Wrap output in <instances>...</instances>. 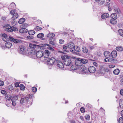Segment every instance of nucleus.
Instances as JSON below:
<instances>
[{
    "label": "nucleus",
    "instance_id": "11",
    "mask_svg": "<svg viewBox=\"0 0 123 123\" xmlns=\"http://www.w3.org/2000/svg\"><path fill=\"white\" fill-rule=\"evenodd\" d=\"M26 50L25 47L23 45H21L19 47V52L21 54H25Z\"/></svg>",
    "mask_w": 123,
    "mask_h": 123
},
{
    "label": "nucleus",
    "instance_id": "7",
    "mask_svg": "<svg viewBox=\"0 0 123 123\" xmlns=\"http://www.w3.org/2000/svg\"><path fill=\"white\" fill-rule=\"evenodd\" d=\"M44 60H46V62H47L48 64L50 65H52L55 61V59L54 57H49L46 59H44Z\"/></svg>",
    "mask_w": 123,
    "mask_h": 123
},
{
    "label": "nucleus",
    "instance_id": "40",
    "mask_svg": "<svg viewBox=\"0 0 123 123\" xmlns=\"http://www.w3.org/2000/svg\"><path fill=\"white\" fill-rule=\"evenodd\" d=\"M28 32L29 34L31 35H33L35 33V32L33 30L28 31Z\"/></svg>",
    "mask_w": 123,
    "mask_h": 123
},
{
    "label": "nucleus",
    "instance_id": "30",
    "mask_svg": "<svg viewBox=\"0 0 123 123\" xmlns=\"http://www.w3.org/2000/svg\"><path fill=\"white\" fill-rule=\"evenodd\" d=\"M44 36V35L43 34V33H39L37 35V37L38 38H39L40 39H41Z\"/></svg>",
    "mask_w": 123,
    "mask_h": 123
},
{
    "label": "nucleus",
    "instance_id": "5",
    "mask_svg": "<svg viewBox=\"0 0 123 123\" xmlns=\"http://www.w3.org/2000/svg\"><path fill=\"white\" fill-rule=\"evenodd\" d=\"M79 70H80L82 73L84 74H88V69L84 65L81 66L78 68Z\"/></svg>",
    "mask_w": 123,
    "mask_h": 123
},
{
    "label": "nucleus",
    "instance_id": "46",
    "mask_svg": "<svg viewBox=\"0 0 123 123\" xmlns=\"http://www.w3.org/2000/svg\"><path fill=\"white\" fill-rule=\"evenodd\" d=\"M7 35L6 33H4L3 34H2V36L3 37L2 38V40H5V39L6 38V37L7 36Z\"/></svg>",
    "mask_w": 123,
    "mask_h": 123
},
{
    "label": "nucleus",
    "instance_id": "13",
    "mask_svg": "<svg viewBox=\"0 0 123 123\" xmlns=\"http://www.w3.org/2000/svg\"><path fill=\"white\" fill-rule=\"evenodd\" d=\"M88 69V71L90 73H94L96 71L95 68L93 66H90Z\"/></svg>",
    "mask_w": 123,
    "mask_h": 123
},
{
    "label": "nucleus",
    "instance_id": "32",
    "mask_svg": "<svg viewBox=\"0 0 123 123\" xmlns=\"http://www.w3.org/2000/svg\"><path fill=\"white\" fill-rule=\"evenodd\" d=\"M13 42L15 43H21L22 42L21 40L20 39H14L13 40Z\"/></svg>",
    "mask_w": 123,
    "mask_h": 123
},
{
    "label": "nucleus",
    "instance_id": "48",
    "mask_svg": "<svg viewBox=\"0 0 123 123\" xmlns=\"http://www.w3.org/2000/svg\"><path fill=\"white\" fill-rule=\"evenodd\" d=\"M105 2V0H100L99 1L98 4L101 5H103Z\"/></svg>",
    "mask_w": 123,
    "mask_h": 123
},
{
    "label": "nucleus",
    "instance_id": "12",
    "mask_svg": "<svg viewBox=\"0 0 123 123\" xmlns=\"http://www.w3.org/2000/svg\"><path fill=\"white\" fill-rule=\"evenodd\" d=\"M50 52L49 50L46 49L44 52H43V57L44 58V59H46L49 57V56L50 55Z\"/></svg>",
    "mask_w": 123,
    "mask_h": 123
},
{
    "label": "nucleus",
    "instance_id": "47",
    "mask_svg": "<svg viewBox=\"0 0 123 123\" xmlns=\"http://www.w3.org/2000/svg\"><path fill=\"white\" fill-rule=\"evenodd\" d=\"M99 69L100 72H101L100 73V74L102 75L103 74V73L104 72V68H102L100 67L99 68Z\"/></svg>",
    "mask_w": 123,
    "mask_h": 123
},
{
    "label": "nucleus",
    "instance_id": "33",
    "mask_svg": "<svg viewBox=\"0 0 123 123\" xmlns=\"http://www.w3.org/2000/svg\"><path fill=\"white\" fill-rule=\"evenodd\" d=\"M92 106L91 105L89 104H87L86 105L85 108L89 111L91 108H92Z\"/></svg>",
    "mask_w": 123,
    "mask_h": 123
},
{
    "label": "nucleus",
    "instance_id": "36",
    "mask_svg": "<svg viewBox=\"0 0 123 123\" xmlns=\"http://www.w3.org/2000/svg\"><path fill=\"white\" fill-rule=\"evenodd\" d=\"M71 69L72 70H76L77 69H79L78 67L76 66V65H75L74 64L71 65Z\"/></svg>",
    "mask_w": 123,
    "mask_h": 123
},
{
    "label": "nucleus",
    "instance_id": "60",
    "mask_svg": "<svg viewBox=\"0 0 123 123\" xmlns=\"http://www.w3.org/2000/svg\"><path fill=\"white\" fill-rule=\"evenodd\" d=\"M19 82H16L14 84L15 87H19Z\"/></svg>",
    "mask_w": 123,
    "mask_h": 123
},
{
    "label": "nucleus",
    "instance_id": "15",
    "mask_svg": "<svg viewBox=\"0 0 123 123\" xmlns=\"http://www.w3.org/2000/svg\"><path fill=\"white\" fill-rule=\"evenodd\" d=\"M29 97H25L24 98H22L20 100V103L22 104L24 102L25 100L26 102H27L29 101Z\"/></svg>",
    "mask_w": 123,
    "mask_h": 123
},
{
    "label": "nucleus",
    "instance_id": "42",
    "mask_svg": "<svg viewBox=\"0 0 123 123\" xmlns=\"http://www.w3.org/2000/svg\"><path fill=\"white\" fill-rule=\"evenodd\" d=\"M118 32L119 34L121 36L123 37V30L122 29H119L118 30Z\"/></svg>",
    "mask_w": 123,
    "mask_h": 123
},
{
    "label": "nucleus",
    "instance_id": "61",
    "mask_svg": "<svg viewBox=\"0 0 123 123\" xmlns=\"http://www.w3.org/2000/svg\"><path fill=\"white\" fill-rule=\"evenodd\" d=\"M9 36H7V37H6L5 39V40H4V41H5V42H6L7 41H9Z\"/></svg>",
    "mask_w": 123,
    "mask_h": 123
},
{
    "label": "nucleus",
    "instance_id": "10",
    "mask_svg": "<svg viewBox=\"0 0 123 123\" xmlns=\"http://www.w3.org/2000/svg\"><path fill=\"white\" fill-rule=\"evenodd\" d=\"M6 31L9 32H11L13 31L16 32L18 31V29L17 28L13 26H11L9 28H7L5 29Z\"/></svg>",
    "mask_w": 123,
    "mask_h": 123
},
{
    "label": "nucleus",
    "instance_id": "63",
    "mask_svg": "<svg viewBox=\"0 0 123 123\" xmlns=\"http://www.w3.org/2000/svg\"><path fill=\"white\" fill-rule=\"evenodd\" d=\"M64 42V40L62 39H60L59 41V43L60 44H62Z\"/></svg>",
    "mask_w": 123,
    "mask_h": 123
},
{
    "label": "nucleus",
    "instance_id": "23",
    "mask_svg": "<svg viewBox=\"0 0 123 123\" xmlns=\"http://www.w3.org/2000/svg\"><path fill=\"white\" fill-rule=\"evenodd\" d=\"M18 16V15L17 13H16L14 14L12 18V20H15L17 18Z\"/></svg>",
    "mask_w": 123,
    "mask_h": 123
},
{
    "label": "nucleus",
    "instance_id": "14",
    "mask_svg": "<svg viewBox=\"0 0 123 123\" xmlns=\"http://www.w3.org/2000/svg\"><path fill=\"white\" fill-rule=\"evenodd\" d=\"M104 55L106 58H109L111 56V53L108 51H105L104 52Z\"/></svg>",
    "mask_w": 123,
    "mask_h": 123
},
{
    "label": "nucleus",
    "instance_id": "37",
    "mask_svg": "<svg viewBox=\"0 0 123 123\" xmlns=\"http://www.w3.org/2000/svg\"><path fill=\"white\" fill-rule=\"evenodd\" d=\"M73 49L74 50L76 51L80 52V47L77 46H75Z\"/></svg>",
    "mask_w": 123,
    "mask_h": 123
},
{
    "label": "nucleus",
    "instance_id": "2",
    "mask_svg": "<svg viewBox=\"0 0 123 123\" xmlns=\"http://www.w3.org/2000/svg\"><path fill=\"white\" fill-rule=\"evenodd\" d=\"M5 98L6 99V104L8 107H10L11 105V100L16 101L18 99V97L17 95L13 96L12 97L10 95L8 96L6 94Z\"/></svg>",
    "mask_w": 123,
    "mask_h": 123
},
{
    "label": "nucleus",
    "instance_id": "35",
    "mask_svg": "<svg viewBox=\"0 0 123 123\" xmlns=\"http://www.w3.org/2000/svg\"><path fill=\"white\" fill-rule=\"evenodd\" d=\"M111 18H115L116 19L117 18L116 13H113L111 14Z\"/></svg>",
    "mask_w": 123,
    "mask_h": 123
},
{
    "label": "nucleus",
    "instance_id": "17",
    "mask_svg": "<svg viewBox=\"0 0 123 123\" xmlns=\"http://www.w3.org/2000/svg\"><path fill=\"white\" fill-rule=\"evenodd\" d=\"M117 52L116 50H113L111 52V56L113 58H115L117 56Z\"/></svg>",
    "mask_w": 123,
    "mask_h": 123
},
{
    "label": "nucleus",
    "instance_id": "22",
    "mask_svg": "<svg viewBox=\"0 0 123 123\" xmlns=\"http://www.w3.org/2000/svg\"><path fill=\"white\" fill-rule=\"evenodd\" d=\"M6 89L7 90H9V91H11V92H12V91H13V90L14 89L12 85H11L10 86H7L6 87Z\"/></svg>",
    "mask_w": 123,
    "mask_h": 123
},
{
    "label": "nucleus",
    "instance_id": "34",
    "mask_svg": "<svg viewBox=\"0 0 123 123\" xmlns=\"http://www.w3.org/2000/svg\"><path fill=\"white\" fill-rule=\"evenodd\" d=\"M109 62L113 63H116L117 62V61L116 59L114 58H113L110 59Z\"/></svg>",
    "mask_w": 123,
    "mask_h": 123
},
{
    "label": "nucleus",
    "instance_id": "58",
    "mask_svg": "<svg viewBox=\"0 0 123 123\" xmlns=\"http://www.w3.org/2000/svg\"><path fill=\"white\" fill-rule=\"evenodd\" d=\"M9 41H10L11 42H13V40L14 39V38L11 36H9Z\"/></svg>",
    "mask_w": 123,
    "mask_h": 123
},
{
    "label": "nucleus",
    "instance_id": "28",
    "mask_svg": "<svg viewBox=\"0 0 123 123\" xmlns=\"http://www.w3.org/2000/svg\"><path fill=\"white\" fill-rule=\"evenodd\" d=\"M88 60L87 59L85 58H81V61L82 63V64H86L88 62Z\"/></svg>",
    "mask_w": 123,
    "mask_h": 123
},
{
    "label": "nucleus",
    "instance_id": "20",
    "mask_svg": "<svg viewBox=\"0 0 123 123\" xmlns=\"http://www.w3.org/2000/svg\"><path fill=\"white\" fill-rule=\"evenodd\" d=\"M109 15L107 13H104L103 14L101 15V18L103 19L107 18L109 17Z\"/></svg>",
    "mask_w": 123,
    "mask_h": 123
},
{
    "label": "nucleus",
    "instance_id": "41",
    "mask_svg": "<svg viewBox=\"0 0 123 123\" xmlns=\"http://www.w3.org/2000/svg\"><path fill=\"white\" fill-rule=\"evenodd\" d=\"M15 6L16 5L15 3L13 2H12L10 4L9 7L11 9H13Z\"/></svg>",
    "mask_w": 123,
    "mask_h": 123
},
{
    "label": "nucleus",
    "instance_id": "24",
    "mask_svg": "<svg viewBox=\"0 0 123 123\" xmlns=\"http://www.w3.org/2000/svg\"><path fill=\"white\" fill-rule=\"evenodd\" d=\"M6 47L8 48H10L12 45V44L10 42H6L5 43Z\"/></svg>",
    "mask_w": 123,
    "mask_h": 123
},
{
    "label": "nucleus",
    "instance_id": "6",
    "mask_svg": "<svg viewBox=\"0 0 123 123\" xmlns=\"http://www.w3.org/2000/svg\"><path fill=\"white\" fill-rule=\"evenodd\" d=\"M33 42H34L36 44H33L32 43H30L29 45V46L31 49H41L39 48H36L34 45H37L39 46L40 45V44H44V43H39V42L37 41H33Z\"/></svg>",
    "mask_w": 123,
    "mask_h": 123
},
{
    "label": "nucleus",
    "instance_id": "57",
    "mask_svg": "<svg viewBox=\"0 0 123 123\" xmlns=\"http://www.w3.org/2000/svg\"><path fill=\"white\" fill-rule=\"evenodd\" d=\"M11 23L13 25L15 26L17 24V21H16L14 20H13Z\"/></svg>",
    "mask_w": 123,
    "mask_h": 123
},
{
    "label": "nucleus",
    "instance_id": "51",
    "mask_svg": "<svg viewBox=\"0 0 123 123\" xmlns=\"http://www.w3.org/2000/svg\"><path fill=\"white\" fill-rule=\"evenodd\" d=\"M85 117L86 120H89L90 119V116L88 114H86L85 116Z\"/></svg>",
    "mask_w": 123,
    "mask_h": 123
},
{
    "label": "nucleus",
    "instance_id": "54",
    "mask_svg": "<svg viewBox=\"0 0 123 123\" xmlns=\"http://www.w3.org/2000/svg\"><path fill=\"white\" fill-rule=\"evenodd\" d=\"M15 10H12L11 11H10V14L12 15H13L15 14Z\"/></svg>",
    "mask_w": 123,
    "mask_h": 123
},
{
    "label": "nucleus",
    "instance_id": "45",
    "mask_svg": "<svg viewBox=\"0 0 123 123\" xmlns=\"http://www.w3.org/2000/svg\"><path fill=\"white\" fill-rule=\"evenodd\" d=\"M11 104H10L11 105H10V106H11V104H12V105L13 106H14L16 105V101L11 100Z\"/></svg>",
    "mask_w": 123,
    "mask_h": 123
},
{
    "label": "nucleus",
    "instance_id": "27",
    "mask_svg": "<svg viewBox=\"0 0 123 123\" xmlns=\"http://www.w3.org/2000/svg\"><path fill=\"white\" fill-rule=\"evenodd\" d=\"M55 36L54 34L52 33H50L47 35V37L49 38H52L54 37Z\"/></svg>",
    "mask_w": 123,
    "mask_h": 123
},
{
    "label": "nucleus",
    "instance_id": "44",
    "mask_svg": "<svg viewBox=\"0 0 123 123\" xmlns=\"http://www.w3.org/2000/svg\"><path fill=\"white\" fill-rule=\"evenodd\" d=\"M115 12H116V13H117L118 14L120 13H121V11L120 9L118 8H117L114 9Z\"/></svg>",
    "mask_w": 123,
    "mask_h": 123
},
{
    "label": "nucleus",
    "instance_id": "49",
    "mask_svg": "<svg viewBox=\"0 0 123 123\" xmlns=\"http://www.w3.org/2000/svg\"><path fill=\"white\" fill-rule=\"evenodd\" d=\"M31 89L32 91L34 92H36L37 90V88L35 87H32Z\"/></svg>",
    "mask_w": 123,
    "mask_h": 123
},
{
    "label": "nucleus",
    "instance_id": "26",
    "mask_svg": "<svg viewBox=\"0 0 123 123\" xmlns=\"http://www.w3.org/2000/svg\"><path fill=\"white\" fill-rule=\"evenodd\" d=\"M120 72V70L118 68L115 69L113 71V73L115 75H118Z\"/></svg>",
    "mask_w": 123,
    "mask_h": 123
},
{
    "label": "nucleus",
    "instance_id": "8",
    "mask_svg": "<svg viewBox=\"0 0 123 123\" xmlns=\"http://www.w3.org/2000/svg\"><path fill=\"white\" fill-rule=\"evenodd\" d=\"M63 49H62V51H59V52L62 53L64 54H66V52H69L70 49L68 47V45L67 44H66L63 46Z\"/></svg>",
    "mask_w": 123,
    "mask_h": 123
},
{
    "label": "nucleus",
    "instance_id": "64",
    "mask_svg": "<svg viewBox=\"0 0 123 123\" xmlns=\"http://www.w3.org/2000/svg\"><path fill=\"white\" fill-rule=\"evenodd\" d=\"M120 94L122 96L123 95V89H121L120 91Z\"/></svg>",
    "mask_w": 123,
    "mask_h": 123
},
{
    "label": "nucleus",
    "instance_id": "52",
    "mask_svg": "<svg viewBox=\"0 0 123 123\" xmlns=\"http://www.w3.org/2000/svg\"><path fill=\"white\" fill-rule=\"evenodd\" d=\"M118 122L119 123H123V117H121L119 118Z\"/></svg>",
    "mask_w": 123,
    "mask_h": 123
},
{
    "label": "nucleus",
    "instance_id": "31",
    "mask_svg": "<svg viewBox=\"0 0 123 123\" xmlns=\"http://www.w3.org/2000/svg\"><path fill=\"white\" fill-rule=\"evenodd\" d=\"M25 19L24 18H22L20 19L18 22L20 24H22L25 21Z\"/></svg>",
    "mask_w": 123,
    "mask_h": 123
},
{
    "label": "nucleus",
    "instance_id": "1",
    "mask_svg": "<svg viewBox=\"0 0 123 123\" xmlns=\"http://www.w3.org/2000/svg\"><path fill=\"white\" fill-rule=\"evenodd\" d=\"M61 58L62 60H64V64L66 66H68L74 64L75 57L65 54L62 55Z\"/></svg>",
    "mask_w": 123,
    "mask_h": 123
},
{
    "label": "nucleus",
    "instance_id": "59",
    "mask_svg": "<svg viewBox=\"0 0 123 123\" xmlns=\"http://www.w3.org/2000/svg\"><path fill=\"white\" fill-rule=\"evenodd\" d=\"M27 38L29 39H33L34 37L33 36H31V35L28 36Z\"/></svg>",
    "mask_w": 123,
    "mask_h": 123
},
{
    "label": "nucleus",
    "instance_id": "56",
    "mask_svg": "<svg viewBox=\"0 0 123 123\" xmlns=\"http://www.w3.org/2000/svg\"><path fill=\"white\" fill-rule=\"evenodd\" d=\"M0 92L2 94H5V95H7L6 94V92L5 91V90H0Z\"/></svg>",
    "mask_w": 123,
    "mask_h": 123
},
{
    "label": "nucleus",
    "instance_id": "50",
    "mask_svg": "<svg viewBox=\"0 0 123 123\" xmlns=\"http://www.w3.org/2000/svg\"><path fill=\"white\" fill-rule=\"evenodd\" d=\"M80 111L82 113H84L85 112V109L83 107H81L80 109Z\"/></svg>",
    "mask_w": 123,
    "mask_h": 123
},
{
    "label": "nucleus",
    "instance_id": "16",
    "mask_svg": "<svg viewBox=\"0 0 123 123\" xmlns=\"http://www.w3.org/2000/svg\"><path fill=\"white\" fill-rule=\"evenodd\" d=\"M19 31L20 33H24L28 32V30L25 28H22L20 29Z\"/></svg>",
    "mask_w": 123,
    "mask_h": 123
},
{
    "label": "nucleus",
    "instance_id": "9",
    "mask_svg": "<svg viewBox=\"0 0 123 123\" xmlns=\"http://www.w3.org/2000/svg\"><path fill=\"white\" fill-rule=\"evenodd\" d=\"M74 61V64H75L76 66L78 67V68H79L81 66L83 65L82 64V62L81 61V58H76L75 57V59Z\"/></svg>",
    "mask_w": 123,
    "mask_h": 123
},
{
    "label": "nucleus",
    "instance_id": "55",
    "mask_svg": "<svg viewBox=\"0 0 123 123\" xmlns=\"http://www.w3.org/2000/svg\"><path fill=\"white\" fill-rule=\"evenodd\" d=\"M10 26L9 25L7 24L5 25L4 26H3V28H5V29H6L7 28H9Z\"/></svg>",
    "mask_w": 123,
    "mask_h": 123
},
{
    "label": "nucleus",
    "instance_id": "53",
    "mask_svg": "<svg viewBox=\"0 0 123 123\" xmlns=\"http://www.w3.org/2000/svg\"><path fill=\"white\" fill-rule=\"evenodd\" d=\"M42 29V28L39 26H37L36 27L34 28L35 30L38 31L41 30Z\"/></svg>",
    "mask_w": 123,
    "mask_h": 123
},
{
    "label": "nucleus",
    "instance_id": "62",
    "mask_svg": "<svg viewBox=\"0 0 123 123\" xmlns=\"http://www.w3.org/2000/svg\"><path fill=\"white\" fill-rule=\"evenodd\" d=\"M79 52H74V54L77 55H80V54L79 53Z\"/></svg>",
    "mask_w": 123,
    "mask_h": 123
},
{
    "label": "nucleus",
    "instance_id": "39",
    "mask_svg": "<svg viewBox=\"0 0 123 123\" xmlns=\"http://www.w3.org/2000/svg\"><path fill=\"white\" fill-rule=\"evenodd\" d=\"M119 105L120 108H123V101L122 99H121L120 100Z\"/></svg>",
    "mask_w": 123,
    "mask_h": 123
},
{
    "label": "nucleus",
    "instance_id": "4",
    "mask_svg": "<svg viewBox=\"0 0 123 123\" xmlns=\"http://www.w3.org/2000/svg\"><path fill=\"white\" fill-rule=\"evenodd\" d=\"M39 50L36 49H32L31 51L32 52H31V53H33V54H36V57L37 58H40L42 57H43V51L40 50Z\"/></svg>",
    "mask_w": 123,
    "mask_h": 123
},
{
    "label": "nucleus",
    "instance_id": "38",
    "mask_svg": "<svg viewBox=\"0 0 123 123\" xmlns=\"http://www.w3.org/2000/svg\"><path fill=\"white\" fill-rule=\"evenodd\" d=\"M116 50L118 51H123V48L121 46L117 47L116 49Z\"/></svg>",
    "mask_w": 123,
    "mask_h": 123
},
{
    "label": "nucleus",
    "instance_id": "43",
    "mask_svg": "<svg viewBox=\"0 0 123 123\" xmlns=\"http://www.w3.org/2000/svg\"><path fill=\"white\" fill-rule=\"evenodd\" d=\"M19 86L21 90H25V87L23 84H20V85Z\"/></svg>",
    "mask_w": 123,
    "mask_h": 123
},
{
    "label": "nucleus",
    "instance_id": "3",
    "mask_svg": "<svg viewBox=\"0 0 123 123\" xmlns=\"http://www.w3.org/2000/svg\"><path fill=\"white\" fill-rule=\"evenodd\" d=\"M36 48H40L41 50H43L45 49H50L52 51H54V49L51 47V46L49 44L47 43H44V44H41L40 45L38 46L37 45H34Z\"/></svg>",
    "mask_w": 123,
    "mask_h": 123
},
{
    "label": "nucleus",
    "instance_id": "25",
    "mask_svg": "<svg viewBox=\"0 0 123 123\" xmlns=\"http://www.w3.org/2000/svg\"><path fill=\"white\" fill-rule=\"evenodd\" d=\"M49 43L52 45H55V39L52 38L49 40Z\"/></svg>",
    "mask_w": 123,
    "mask_h": 123
},
{
    "label": "nucleus",
    "instance_id": "18",
    "mask_svg": "<svg viewBox=\"0 0 123 123\" xmlns=\"http://www.w3.org/2000/svg\"><path fill=\"white\" fill-rule=\"evenodd\" d=\"M68 45V47L69 49H72L74 48V44L73 42H71L67 44Z\"/></svg>",
    "mask_w": 123,
    "mask_h": 123
},
{
    "label": "nucleus",
    "instance_id": "29",
    "mask_svg": "<svg viewBox=\"0 0 123 123\" xmlns=\"http://www.w3.org/2000/svg\"><path fill=\"white\" fill-rule=\"evenodd\" d=\"M82 50L83 53H87L88 52V49L85 46H83Z\"/></svg>",
    "mask_w": 123,
    "mask_h": 123
},
{
    "label": "nucleus",
    "instance_id": "21",
    "mask_svg": "<svg viewBox=\"0 0 123 123\" xmlns=\"http://www.w3.org/2000/svg\"><path fill=\"white\" fill-rule=\"evenodd\" d=\"M110 23L112 25H115L117 22L115 18H111L110 21Z\"/></svg>",
    "mask_w": 123,
    "mask_h": 123
},
{
    "label": "nucleus",
    "instance_id": "19",
    "mask_svg": "<svg viewBox=\"0 0 123 123\" xmlns=\"http://www.w3.org/2000/svg\"><path fill=\"white\" fill-rule=\"evenodd\" d=\"M57 66L60 68H64V65L63 63L61 61H58Z\"/></svg>",
    "mask_w": 123,
    "mask_h": 123
}]
</instances>
